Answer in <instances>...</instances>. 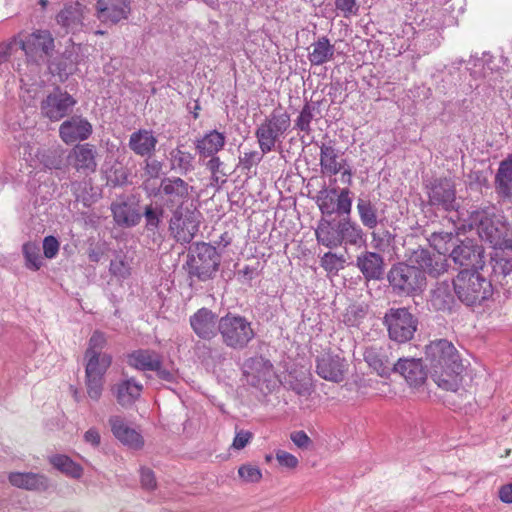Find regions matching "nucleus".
<instances>
[{"label": "nucleus", "mask_w": 512, "mask_h": 512, "mask_svg": "<svg viewBox=\"0 0 512 512\" xmlns=\"http://www.w3.org/2000/svg\"><path fill=\"white\" fill-rule=\"evenodd\" d=\"M54 50V39L48 30H36L25 39L14 38L0 46V62L14 60L24 54L36 65L47 63Z\"/></svg>", "instance_id": "obj_1"}, {"label": "nucleus", "mask_w": 512, "mask_h": 512, "mask_svg": "<svg viewBox=\"0 0 512 512\" xmlns=\"http://www.w3.org/2000/svg\"><path fill=\"white\" fill-rule=\"evenodd\" d=\"M470 227H476L479 237L495 249L512 250V228L491 209H477L470 213Z\"/></svg>", "instance_id": "obj_2"}, {"label": "nucleus", "mask_w": 512, "mask_h": 512, "mask_svg": "<svg viewBox=\"0 0 512 512\" xmlns=\"http://www.w3.org/2000/svg\"><path fill=\"white\" fill-rule=\"evenodd\" d=\"M454 292L466 306H478L493 295V286L476 270L464 269L453 280Z\"/></svg>", "instance_id": "obj_3"}, {"label": "nucleus", "mask_w": 512, "mask_h": 512, "mask_svg": "<svg viewBox=\"0 0 512 512\" xmlns=\"http://www.w3.org/2000/svg\"><path fill=\"white\" fill-rule=\"evenodd\" d=\"M391 341L404 344L411 341L418 328L417 317L406 307L389 308L383 317Z\"/></svg>", "instance_id": "obj_4"}, {"label": "nucleus", "mask_w": 512, "mask_h": 512, "mask_svg": "<svg viewBox=\"0 0 512 512\" xmlns=\"http://www.w3.org/2000/svg\"><path fill=\"white\" fill-rule=\"evenodd\" d=\"M217 328L223 343L232 349H244L255 337L251 323L240 315L229 313L221 317Z\"/></svg>", "instance_id": "obj_5"}, {"label": "nucleus", "mask_w": 512, "mask_h": 512, "mask_svg": "<svg viewBox=\"0 0 512 512\" xmlns=\"http://www.w3.org/2000/svg\"><path fill=\"white\" fill-rule=\"evenodd\" d=\"M291 126L290 115L281 109H274L256 129L255 136L262 153L271 152Z\"/></svg>", "instance_id": "obj_6"}, {"label": "nucleus", "mask_w": 512, "mask_h": 512, "mask_svg": "<svg viewBox=\"0 0 512 512\" xmlns=\"http://www.w3.org/2000/svg\"><path fill=\"white\" fill-rule=\"evenodd\" d=\"M388 281L397 295H413L422 291L426 284V277L415 265L404 262L394 264L388 272Z\"/></svg>", "instance_id": "obj_7"}, {"label": "nucleus", "mask_w": 512, "mask_h": 512, "mask_svg": "<svg viewBox=\"0 0 512 512\" xmlns=\"http://www.w3.org/2000/svg\"><path fill=\"white\" fill-rule=\"evenodd\" d=\"M220 265V255L216 248L209 243H196L188 255V273L201 281L211 279Z\"/></svg>", "instance_id": "obj_8"}, {"label": "nucleus", "mask_w": 512, "mask_h": 512, "mask_svg": "<svg viewBox=\"0 0 512 512\" xmlns=\"http://www.w3.org/2000/svg\"><path fill=\"white\" fill-rule=\"evenodd\" d=\"M106 344L107 340L102 332L95 331L90 337L84 353L85 376H105L112 363L111 355L103 352Z\"/></svg>", "instance_id": "obj_9"}, {"label": "nucleus", "mask_w": 512, "mask_h": 512, "mask_svg": "<svg viewBox=\"0 0 512 512\" xmlns=\"http://www.w3.org/2000/svg\"><path fill=\"white\" fill-rule=\"evenodd\" d=\"M193 186L180 177H166L161 180L159 196L163 205L171 211L182 210L188 202Z\"/></svg>", "instance_id": "obj_10"}, {"label": "nucleus", "mask_w": 512, "mask_h": 512, "mask_svg": "<svg viewBox=\"0 0 512 512\" xmlns=\"http://www.w3.org/2000/svg\"><path fill=\"white\" fill-rule=\"evenodd\" d=\"M425 357L430 370L462 362L458 350L446 339L431 341L425 348Z\"/></svg>", "instance_id": "obj_11"}, {"label": "nucleus", "mask_w": 512, "mask_h": 512, "mask_svg": "<svg viewBox=\"0 0 512 512\" xmlns=\"http://www.w3.org/2000/svg\"><path fill=\"white\" fill-rule=\"evenodd\" d=\"M349 363L345 357L325 352L317 357L316 372L324 380L340 383L345 379Z\"/></svg>", "instance_id": "obj_12"}, {"label": "nucleus", "mask_w": 512, "mask_h": 512, "mask_svg": "<svg viewBox=\"0 0 512 512\" xmlns=\"http://www.w3.org/2000/svg\"><path fill=\"white\" fill-rule=\"evenodd\" d=\"M169 229L177 242L190 243L199 230V220L193 212L183 213V210L173 212Z\"/></svg>", "instance_id": "obj_13"}, {"label": "nucleus", "mask_w": 512, "mask_h": 512, "mask_svg": "<svg viewBox=\"0 0 512 512\" xmlns=\"http://www.w3.org/2000/svg\"><path fill=\"white\" fill-rule=\"evenodd\" d=\"M76 101L67 92L55 91L49 94L40 105L42 116L51 121H59L65 117Z\"/></svg>", "instance_id": "obj_14"}, {"label": "nucleus", "mask_w": 512, "mask_h": 512, "mask_svg": "<svg viewBox=\"0 0 512 512\" xmlns=\"http://www.w3.org/2000/svg\"><path fill=\"white\" fill-rule=\"evenodd\" d=\"M318 206L323 214L331 215L338 213L340 215H349L352 207L350 190L344 188L337 194L335 189L321 192L318 196Z\"/></svg>", "instance_id": "obj_15"}, {"label": "nucleus", "mask_w": 512, "mask_h": 512, "mask_svg": "<svg viewBox=\"0 0 512 512\" xmlns=\"http://www.w3.org/2000/svg\"><path fill=\"white\" fill-rule=\"evenodd\" d=\"M346 165V160L340 156L333 145L323 143L320 146V166L324 175L333 176L342 173V178L347 177V182L351 183L352 172L350 168H345Z\"/></svg>", "instance_id": "obj_16"}, {"label": "nucleus", "mask_w": 512, "mask_h": 512, "mask_svg": "<svg viewBox=\"0 0 512 512\" xmlns=\"http://www.w3.org/2000/svg\"><path fill=\"white\" fill-rule=\"evenodd\" d=\"M429 203L434 206H440L445 211L456 209V190L451 179H436L428 191Z\"/></svg>", "instance_id": "obj_17"}, {"label": "nucleus", "mask_w": 512, "mask_h": 512, "mask_svg": "<svg viewBox=\"0 0 512 512\" xmlns=\"http://www.w3.org/2000/svg\"><path fill=\"white\" fill-rule=\"evenodd\" d=\"M97 151L95 147L89 143L77 144L70 151L67 160L71 167L82 175H89L96 171Z\"/></svg>", "instance_id": "obj_18"}, {"label": "nucleus", "mask_w": 512, "mask_h": 512, "mask_svg": "<svg viewBox=\"0 0 512 512\" xmlns=\"http://www.w3.org/2000/svg\"><path fill=\"white\" fill-rule=\"evenodd\" d=\"M411 261L415 263L423 274H429L430 276L437 277L447 271L448 263L446 255L437 253H431L426 249H418L414 251Z\"/></svg>", "instance_id": "obj_19"}, {"label": "nucleus", "mask_w": 512, "mask_h": 512, "mask_svg": "<svg viewBox=\"0 0 512 512\" xmlns=\"http://www.w3.org/2000/svg\"><path fill=\"white\" fill-rule=\"evenodd\" d=\"M464 369L463 363L460 362L443 369L438 366L437 369L430 370V375L439 388L457 392L462 386Z\"/></svg>", "instance_id": "obj_20"}, {"label": "nucleus", "mask_w": 512, "mask_h": 512, "mask_svg": "<svg viewBox=\"0 0 512 512\" xmlns=\"http://www.w3.org/2000/svg\"><path fill=\"white\" fill-rule=\"evenodd\" d=\"M92 133L91 124L84 118L73 116L59 127V135L66 144L87 139Z\"/></svg>", "instance_id": "obj_21"}, {"label": "nucleus", "mask_w": 512, "mask_h": 512, "mask_svg": "<svg viewBox=\"0 0 512 512\" xmlns=\"http://www.w3.org/2000/svg\"><path fill=\"white\" fill-rule=\"evenodd\" d=\"M394 371L400 373L409 384V386L417 388L424 384L427 374L419 359H399L393 365Z\"/></svg>", "instance_id": "obj_22"}, {"label": "nucleus", "mask_w": 512, "mask_h": 512, "mask_svg": "<svg viewBox=\"0 0 512 512\" xmlns=\"http://www.w3.org/2000/svg\"><path fill=\"white\" fill-rule=\"evenodd\" d=\"M356 266L366 280H379L384 274V259L375 252L360 253L356 258Z\"/></svg>", "instance_id": "obj_23"}, {"label": "nucleus", "mask_w": 512, "mask_h": 512, "mask_svg": "<svg viewBox=\"0 0 512 512\" xmlns=\"http://www.w3.org/2000/svg\"><path fill=\"white\" fill-rule=\"evenodd\" d=\"M190 324L193 331L202 339L209 340L216 335V315L207 308H201L192 315Z\"/></svg>", "instance_id": "obj_24"}, {"label": "nucleus", "mask_w": 512, "mask_h": 512, "mask_svg": "<svg viewBox=\"0 0 512 512\" xmlns=\"http://www.w3.org/2000/svg\"><path fill=\"white\" fill-rule=\"evenodd\" d=\"M482 248L475 245L473 241H462L460 245L453 248L450 257L460 266H476L479 264Z\"/></svg>", "instance_id": "obj_25"}, {"label": "nucleus", "mask_w": 512, "mask_h": 512, "mask_svg": "<svg viewBox=\"0 0 512 512\" xmlns=\"http://www.w3.org/2000/svg\"><path fill=\"white\" fill-rule=\"evenodd\" d=\"M127 0H98L97 16L102 22L116 23L126 17Z\"/></svg>", "instance_id": "obj_26"}, {"label": "nucleus", "mask_w": 512, "mask_h": 512, "mask_svg": "<svg viewBox=\"0 0 512 512\" xmlns=\"http://www.w3.org/2000/svg\"><path fill=\"white\" fill-rule=\"evenodd\" d=\"M364 360L381 377H387L391 371H394L385 350L381 347H367L364 352Z\"/></svg>", "instance_id": "obj_27"}, {"label": "nucleus", "mask_w": 512, "mask_h": 512, "mask_svg": "<svg viewBox=\"0 0 512 512\" xmlns=\"http://www.w3.org/2000/svg\"><path fill=\"white\" fill-rule=\"evenodd\" d=\"M315 235L318 243L327 248L341 246L340 221L334 223L326 219H321L315 229Z\"/></svg>", "instance_id": "obj_28"}, {"label": "nucleus", "mask_w": 512, "mask_h": 512, "mask_svg": "<svg viewBox=\"0 0 512 512\" xmlns=\"http://www.w3.org/2000/svg\"><path fill=\"white\" fill-rule=\"evenodd\" d=\"M225 143V135L217 130H212L196 141L195 148L200 157L207 158L221 151Z\"/></svg>", "instance_id": "obj_29"}, {"label": "nucleus", "mask_w": 512, "mask_h": 512, "mask_svg": "<svg viewBox=\"0 0 512 512\" xmlns=\"http://www.w3.org/2000/svg\"><path fill=\"white\" fill-rule=\"evenodd\" d=\"M9 482L17 488L26 490H46L48 488V480L44 475L31 472L10 473Z\"/></svg>", "instance_id": "obj_30"}, {"label": "nucleus", "mask_w": 512, "mask_h": 512, "mask_svg": "<svg viewBox=\"0 0 512 512\" xmlns=\"http://www.w3.org/2000/svg\"><path fill=\"white\" fill-rule=\"evenodd\" d=\"M495 185L500 196L512 197V154L500 163L495 177Z\"/></svg>", "instance_id": "obj_31"}, {"label": "nucleus", "mask_w": 512, "mask_h": 512, "mask_svg": "<svg viewBox=\"0 0 512 512\" xmlns=\"http://www.w3.org/2000/svg\"><path fill=\"white\" fill-rule=\"evenodd\" d=\"M84 9L78 2L65 5L56 16L57 23L66 29L77 28L82 24Z\"/></svg>", "instance_id": "obj_32"}, {"label": "nucleus", "mask_w": 512, "mask_h": 512, "mask_svg": "<svg viewBox=\"0 0 512 512\" xmlns=\"http://www.w3.org/2000/svg\"><path fill=\"white\" fill-rule=\"evenodd\" d=\"M157 144V139L152 131L140 130L130 136V148L141 156H150Z\"/></svg>", "instance_id": "obj_33"}, {"label": "nucleus", "mask_w": 512, "mask_h": 512, "mask_svg": "<svg viewBox=\"0 0 512 512\" xmlns=\"http://www.w3.org/2000/svg\"><path fill=\"white\" fill-rule=\"evenodd\" d=\"M253 378L255 379L254 385L261 389L265 386L270 389L271 384L275 383L276 374L273 364L264 358L253 360Z\"/></svg>", "instance_id": "obj_34"}, {"label": "nucleus", "mask_w": 512, "mask_h": 512, "mask_svg": "<svg viewBox=\"0 0 512 512\" xmlns=\"http://www.w3.org/2000/svg\"><path fill=\"white\" fill-rule=\"evenodd\" d=\"M312 51L309 53V61L312 65L319 66L331 61L334 57L335 48L326 36L318 38L312 44Z\"/></svg>", "instance_id": "obj_35"}, {"label": "nucleus", "mask_w": 512, "mask_h": 512, "mask_svg": "<svg viewBox=\"0 0 512 512\" xmlns=\"http://www.w3.org/2000/svg\"><path fill=\"white\" fill-rule=\"evenodd\" d=\"M362 228L350 219L340 220L341 245L360 246L365 242Z\"/></svg>", "instance_id": "obj_36"}, {"label": "nucleus", "mask_w": 512, "mask_h": 512, "mask_svg": "<svg viewBox=\"0 0 512 512\" xmlns=\"http://www.w3.org/2000/svg\"><path fill=\"white\" fill-rule=\"evenodd\" d=\"M133 360V365L136 369L142 371H152V369L159 368V360L161 355L154 350H137L130 354Z\"/></svg>", "instance_id": "obj_37"}, {"label": "nucleus", "mask_w": 512, "mask_h": 512, "mask_svg": "<svg viewBox=\"0 0 512 512\" xmlns=\"http://www.w3.org/2000/svg\"><path fill=\"white\" fill-rule=\"evenodd\" d=\"M369 306L365 303H351L342 315V321L347 327H359L368 314Z\"/></svg>", "instance_id": "obj_38"}, {"label": "nucleus", "mask_w": 512, "mask_h": 512, "mask_svg": "<svg viewBox=\"0 0 512 512\" xmlns=\"http://www.w3.org/2000/svg\"><path fill=\"white\" fill-rule=\"evenodd\" d=\"M194 156L180 148H175L170 152V165L172 170L186 175L193 170Z\"/></svg>", "instance_id": "obj_39"}, {"label": "nucleus", "mask_w": 512, "mask_h": 512, "mask_svg": "<svg viewBox=\"0 0 512 512\" xmlns=\"http://www.w3.org/2000/svg\"><path fill=\"white\" fill-rule=\"evenodd\" d=\"M50 463L69 477L78 479L83 474V468L66 455H55L50 458Z\"/></svg>", "instance_id": "obj_40"}, {"label": "nucleus", "mask_w": 512, "mask_h": 512, "mask_svg": "<svg viewBox=\"0 0 512 512\" xmlns=\"http://www.w3.org/2000/svg\"><path fill=\"white\" fill-rule=\"evenodd\" d=\"M357 211L362 224L368 229H374L378 224L377 209L367 199H359L357 202Z\"/></svg>", "instance_id": "obj_41"}, {"label": "nucleus", "mask_w": 512, "mask_h": 512, "mask_svg": "<svg viewBox=\"0 0 512 512\" xmlns=\"http://www.w3.org/2000/svg\"><path fill=\"white\" fill-rule=\"evenodd\" d=\"M454 234L452 232H434L431 234L429 238L430 244L434 247V249L446 255L450 248L454 245Z\"/></svg>", "instance_id": "obj_42"}, {"label": "nucleus", "mask_w": 512, "mask_h": 512, "mask_svg": "<svg viewBox=\"0 0 512 512\" xmlns=\"http://www.w3.org/2000/svg\"><path fill=\"white\" fill-rule=\"evenodd\" d=\"M109 425L114 437L122 444H128V422L125 417L112 415L109 418Z\"/></svg>", "instance_id": "obj_43"}, {"label": "nucleus", "mask_w": 512, "mask_h": 512, "mask_svg": "<svg viewBox=\"0 0 512 512\" xmlns=\"http://www.w3.org/2000/svg\"><path fill=\"white\" fill-rule=\"evenodd\" d=\"M22 250L26 267L33 271L39 270L42 266V259L38 245L34 242H28L23 245Z\"/></svg>", "instance_id": "obj_44"}, {"label": "nucleus", "mask_w": 512, "mask_h": 512, "mask_svg": "<svg viewBox=\"0 0 512 512\" xmlns=\"http://www.w3.org/2000/svg\"><path fill=\"white\" fill-rule=\"evenodd\" d=\"M320 263L325 271L336 273L344 268L345 259L343 255L327 252L321 257Z\"/></svg>", "instance_id": "obj_45"}, {"label": "nucleus", "mask_w": 512, "mask_h": 512, "mask_svg": "<svg viewBox=\"0 0 512 512\" xmlns=\"http://www.w3.org/2000/svg\"><path fill=\"white\" fill-rule=\"evenodd\" d=\"M85 384L88 396L98 401L102 395L104 386V377L102 376H85Z\"/></svg>", "instance_id": "obj_46"}, {"label": "nucleus", "mask_w": 512, "mask_h": 512, "mask_svg": "<svg viewBox=\"0 0 512 512\" xmlns=\"http://www.w3.org/2000/svg\"><path fill=\"white\" fill-rule=\"evenodd\" d=\"M238 475L245 483H259L262 479L261 470L252 464H243L238 468Z\"/></svg>", "instance_id": "obj_47"}, {"label": "nucleus", "mask_w": 512, "mask_h": 512, "mask_svg": "<svg viewBox=\"0 0 512 512\" xmlns=\"http://www.w3.org/2000/svg\"><path fill=\"white\" fill-rule=\"evenodd\" d=\"M371 236L373 248L381 252L386 251L393 240L391 233L385 230L382 232H372Z\"/></svg>", "instance_id": "obj_48"}, {"label": "nucleus", "mask_w": 512, "mask_h": 512, "mask_svg": "<svg viewBox=\"0 0 512 512\" xmlns=\"http://www.w3.org/2000/svg\"><path fill=\"white\" fill-rule=\"evenodd\" d=\"M312 119H313V108L309 104H306L302 108V110L295 122V126L299 130H301L305 133H309L311 131L310 124H311Z\"/></svg>", "instance_id": "obj_49"}, {"label": "nucleus", "mask_w": 512, "mask_h": 512, "mask_svg": "<svg viewBox=\"0 0 512 512\" xmlns=\"http://www.w3.org/2000/svg\"><path fill=\"white\" fill-rule=\"evenodd\" d=\"M110 391L117 404L125 407L128 403V380L124 379L120 383L113 385Z\"/></svg>", "instance_id": "obj_50"}, {"label": "nucleus", "mask_w": 512, "mask_h": 512, "mask_svg": "<svg viewBox=\"0 0 512 512\" xmlns=\"http://www.w3.org/2000/svg\"><path fill=\"white\" fill-rule=\"evenodd\" d=\"M140 483L141 487L147 491H153L157 488V481L154 471L147 467L140 469Z\"/></svg>", "instance_id": "obj_51"}, {"label": "nucleus", "mask_w": 512, "mask_h": 512, "mask_svg": "<svg viewBox=\"0 0 512 512\" xmlns=\"http://www.w3.org/2000/svg\"><path fill=\"white\" fill-rule=\"evenodd\" d=\"M111 209L114 216V220L119 225L128 223V204L126 201L113 203Z\"/></svg>", "instance_id": "obj_52"}, {"label": "nucleus", "mask_w": 512, "mask_h": 512, "mask_svg": "<svg viewBox=\"0 0 512 512\" xmlns=\"http://www.w3.org/2000/svg\"><path fill=\"white\" fill-rule=\"evenodd\" d=\"M275 457L279 465L285 468L295 469L299 464L296 456L284 450H277Z\"/></svg>", "instance_id": "obj_53"}, {"label": "nucleus", "mask_w": 512, "mask_h": 512, "mask_svg": "<svg viewBox=\"0 0 512 512\" xmlns=\"http://www.w3.org/2000/svg\"><path fill=\"white\" fill-rule=\"evenodd\" d=\"M335 7L346 18L356 15L359 10L356 0H335Z\"/></svg>", "instance_id": "obj_54"}, {"label": "nucleus", "mask_w": 512, "mask_h": 512, "mask_svg": "<svg viewBox=\"0 0 512 512\" xmlns=\"http://www.w3.org/2000/svg\"><path fill=\"white\" fill-rule=\"evenodd\" d=\"M43 251L46 258H54L59 251L58 240L54 236H46L43 240Z\"/></svg>", "instance_id": "obj_55"}, {"label": "nucleus", "mask_w": 512, "mask_h": 512, "mask_svg": "<svg viewBox=\"0 0 512 512\" xmlns=\"http://www.w3.org/2000/svg\"><path fill=\"white\" fill-rule=\"evenodd\" d=\"M162 215V211H157L151 206H147L145 208L144 216L146 219V225L149 229H155L158 227L160 223V217Z\"/></svg>", "instance_id": "obj_56"}, {"label": "nucleus", "mask_w": 512, "mask_h": 512, "mask_svg": "<svg viewBox=\"0 0 512 512\" xmlns=\"http://www.w3.org/2000/svg\"><path fill=\"white\" fill-rule=\"evenodd\" d=\"M253 438V434L249 431H238L233 439L232 448L236 450L243 449Z\"/></svg>", "instance_id": "obj_57"}, {"label": "nucleus", "mask_w": 512, "mask_h": 512, "mask_svg": "<svg viewBox=\"0 0 512 512\" xmlns=\"http://www.w3.org/2000/svg\"><path fill=\"white\" fill-rule=\"evenodd\" d=\"M209 157H210V159L207 161L206 167L211 172V179H212V181L215 182V183H218V181H219L218 174L220 173V168L223 165V162L216 155L209 156Z\"/></svg>", "instance_id": "obj_58"}, {"label": "nucleus", "mask_w": 512, "mask_h": 512, "mask_svg": "<svg viewBox=\"0 0 512 512\" xmlns=\"http://www.w3.org/2000/svg\"><path fill=\"white\" fill-rule=\"evenodd\" d=\"M290 438L299 448H307L311 443V439L304 431H295L291 433Z\"/></svg>", "instance_id": "obj_59"}, {"label": "nucleus", "mask_w": 512, "mask_h": 512, "mask_svg": "<svg viewBox=\"0 0 512 512\" xmlns=\"http://www.w3.org/2000/svg\"><path fill=\"white\" fill-rule=\"evenodd\" d=\"M162 170L161 162L157 160L147 161L145 166V174L150 178H157Z\"/></svg>", "instance_id": "obj_60"}, {"label": "nucleus", "mask_w": 512, "mask_h": 512, "mask_svg": "<svg viewBox=\"0 0 512 512\" xmlns=\"http://www.w3.org/2000/svg\"><path fill=\"white\" fill-rule=\"evenodd\" d=\"M257 156L256 151L246 152L243 157L240 158V163L244 169L250 170L254 165L258 163L260 159H255Z\"/></svg>", "instance_id": "obj_61"}, {"label": "nucleus", "mask_w": 512, "mask_h": 512, "mask_svg": "<svg viewBox=\"0 0 512 512\" xmlns=\"http://www.w3.org/2000/svg\"><path fill=\"white\" fill-rule=\"evenodd\" d=\"M499 499L506 504H512V483L505 484L499 488Z\"/></svg>", "instance_id": "obj_62"}, {"label": "nucleus", "mask_w": 512, "mask_h": 512, "mask_svg": "<svg viewBox=\"0 0 512 512\" xmlns=\"http://www.w3.org/2000/svg\"><path fill=\"white\" fill-rule=\"evenodd\" d=\"M144 446L143 436L136 432L135 430L130 429V450H140Z\"/></svg>", "instance_id": "obj_63"}, {"label": "nucleus", "mask_w": 512, "mask_h": 512, "mask_svg": "<svg viewBox=\"0 0 512 512\" xmlns=\"http://www.w3.org/2000/svg\"><path fill=\"white\" fill-rule=\"evenodd\" d=\"M84 439L86 442L91 443L93 446H98L100 444L101 437L95 428H91L85 432Z\"/></svg>", "instance_id": "obj_64"}]
</instances>
